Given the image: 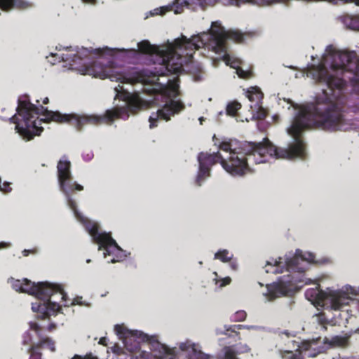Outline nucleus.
<instances>
[{"mask_svg":"<svg viewBox=\"0 0 359 359\" xmlns=\"http://www.w3.org/2000/svg\"><path fill=\"white\" fill-rule=\"evenodd\" d=\"M357 332L359 334V329L357 330Z\"/></svg>","mask_w":359,"mask_h":359,"instance_id":"45","label":"nucleus"},{"mask_svg":"<svg viewBox=\"0 0 359 359\" xmlns=\"http://www.w3.org/2000/svg\"><path fill=\"white\" fill-rule=\"evenodd\" d=\"M90 262H91V259H88L86 260V263H90Z\"/></svg>","mask_w":359,"mask_h":359,"instance_id":"40","label":"nucleus"},{"mask_svg":"<svg viewBox=\"0 0 359 359\" xmlns=\"http://www.w3.org/2000/svg\"><path fill=\"white\" fill-rule=\"evenodd\" d=\"M41 283L43 284L44 289L50 288V291L47 292V295L36 297L39 302L32 304L34 312H39L42 318H46L60 312L62 306L60 303L62 302H64V306H69L66 299L67 294L61 285L49 282H41Z\"/></svg>","mask_w":359,"mask_h":359,"instance_id":"9","label":"nucleus"},{"mask_svg":"<svg viewBox=\"0 0 359 359\" xmlns=\"http://www.w3.org/2000/svg\"><path fill=\"white\" fill-rule=\"evenodd\" d=\"M43 104H47L48 102V97H46L43 101Z\"/></svg>","mask_w":359,"mask_h":359,"instance_id":"38","label":"nucleus"},{"mask_svg":"<svg viewBox=\"0 0 359 359\" xmlns=\"http://www.w3.org/2000/svg\"><path fill=\"white\" fill-rule=\"evenodd\" d=\"M187 1L175 0L172 4L156 8L152 15H164L166 12L173 11L175 14L182 13L184 6H187Z\"/></svg>","mask_w":359,"mask_h":359,"instance_id":"18","label":"nucleus"},{"mask_svg":"<svg viewBox=\"0 0 359 359\" xmlns=\"http://www.w3.org/2000/svg\"><path fill=\"white\" fill-rule=\"evenodd\" d=\"M338 289L327 288L325 290H322L319 288L318 285L313 288H309L305 292V297L312 304L316 306L323 307L328 311H334L333 313V325H341L348 323L349 314L348 311L344 310L347 305L340 306V308H330L325 304L327 299V292L329 290H337Z\"/></svg>","mask_w":359,"mask_h":359,"instance_id":"10","label":"nucleus"},{"mask_svg":"<svg viewBox=\"0 0 359 359\" xmlns=\"http://www.w3.org/2000/svg\"><path fill=\"white\" fill-rule=\"evenodd\" d=\"M83 1L86 4H95L99 1V0H83Z\"/></svg>","mask_w":359,"mask_h":359,"instance_id":"32","label":"nucleus"},{"mask_svg":"<svg viewBox=\"0 0 359 359\" xmlns=\"http://www.w3.org/2000/svg\"><path fill=\"white\" fill-rule=\"evenodd\" d=\"M316 262L313 253L303 252L300 250H297L295 252H289L283 258L267 261L264 266L266 273L285 271L287 274L279 278L277 282L266 285L265 290L262 292L263 302H272L282 296H290L304 285L311 283V278L305 277L304 271L310 264Z\"/></svg>","mask_w":359,"mask_h":359,"instance_id":"4","label":"nucleus"},{"mask_svg":"<svg viewBox=\"0 0 359 359\" xmlns=\"http://www.w3.org/2000/svg\"><path fill=\"white\" fill-rule=\"evenodd\" d=\"M30 252H31V251H30L29 250H24L22 251V255H23V256H25V257L28 256V255H29Z\"/></svg>","mask_w":359,"mask_h":359,"instance_id":"34","label":"nucleus"},{"mask_svg":"<svg viewBox=\"0 0 359 359\" xmlns=\"http://www.w3.org/2000/svg\"><path fill=\"white\" fill-rule=\"evenodd\" d=\"M311 76L323 88V97L316 102L298 104L285 100L294 108V114L286 128L291 140L286 147H276L269 140L262 142H246L238 149H232L229 142L219 144L224 153L222 168L231 175L242 177L250 170V163H263L269 158L276 159H303L306 154L304 135L317 127L330 131L346 130L348 126L343 115L344 101L341 97L348 79L354 90L359 91V48L357 50H338L327 46L320 62L308 67Z\"/></svg>","mask_w":359,"mask_h":359,"instance_id":"2","label":"nucleus"},{"mask_svg":"<svg viewBox=\"0 0 359 359\" xmlns=\"http://www.w3.org/2000/svg\"><path fill=\"white\" fill-rule=\"evenodd\" d=\"M217 334V333L216 332ZM220 334H218L219 335ZM225 335H227L229 337H233L234 336H238L239 333L238 332V330H236V332H231V331H229L227 334H224Z\"/></svg>","mask_w":359,"mask_h":359,"instance_id":"31","label":"nucleus"},{"mask_svg":"<svg viewBox=\"0 0 359 359\" xmlns=\"http://www.w3.org/2000/svg\"><path fill=\"white\" fill-rule=\"evenodd\" d=\"M325 304L330 308L339 309L344 305H348L350 302L359 297V286L354 287L345 285L337 290L327 292Z\"/></svg>","mask_w":359,"mask_h":359,"instance_id":"11","label":"nucleus"},{"mask_svg":"<svg viewBox=\"0 0 359 359\" xmlns=\"http://www.w3.org/2000/svg\"><path fill=\"white\" fill-rule=\"evenodd\" d=\"M250 350L246 344H238L235 346H227L219 354L218 359H238V353H248Z\"/></svg>","mask_w":359,"mask_h":359,"instance_id":"15","label":"nucleus"},{"mask_svg":"<svg viewBox=\"0 0 359 359\" xmlns=\"http://www.w3.org/2000/svg\"><path fill=\"white\" fill-rule=\"evenodd\" d=\"M233 258V254L227 249H219L214 255V259L219 260L222 263H229Z\"/></svg>","mask_w":359,"mask_h":359,"instance_id":"21","label":"nucleus"},{"mask_svg":"<svg viewBox=\"0 0 359 359\" xmlns=\"http://www.w3.org/2000/svg\"><path fill=\"white\" fill-rule=\"evenodd\" d=\"M246 329L248 330H252L255 331H266V328L264 326L259 325H224L216 328L217 334H227L229 331L231 332H236V330Z\"/></svg>","mask_w":359,"mask_h":359,"instance_id":"17","label":"nucleus"},{"mask_svg":"<svg viewBox=\"0 0 359 359\" xmlns=\"http://www.w3.org/2000/svg\"><path fill=\"white\" fill-rule=\"evenodd\" d=\"M327 319L324 313L314 315L307 325V330L310 332L320 333L327 329Z\"/></svg>","mask_w":359,"mask_h":359,"instance_id":"16","label":"nucleus"},{"mask_svg":"<svg viewBox=\"0 0 359 359\" xmlns=\"http://www.w3.org/2000/svg\"><path fill=\"white\" fill-rule=\"evenodd\" d=\"M241 108V104L237 101H233L226 105V113L231 116H235L238 110Z\"/></svg>","mask_w":359,"mask_h":359,"instance_id":"23","label":"nucleus"},{"mask_svg":"<svg viewBox=\"0 0 359 359\" xmlns=\"http://www.w3.org/2000/svg\"><path fill=\"white\" fill-rule=\"evenodd\" d=\"M247 97L251 102L250 105L252 118L264 119L266 112L261 104L263 93L257 87H252L247 91Z\"/></svg>","mask_w":359,"mask_h":359,"instance_id":"14","label":"nucleus"},{"mask_svg":"<svg viewBox=\"0 0 359 359\" xmlns=\"http://www.w3.org/2000/svg\"><path fill=\"white\" fill-rule=\"evenodd\" d=\"M236 121H243L242 119H238V118H236Z\"/></svg>","mask_w":359,"mask_h":359,"instance_id":"42","label":"nucleus"},{"mask_svg":"<svg viewBox=\"0 0 359 359\" xmlns=\"http://www.w3.org/2000/svg\"><path fill=\"white\" fill-rule=\"evenodd\" d=\"M37 346H32L29 347L28 351L30 352L29 359H41V353L38 351Z\"/></svg>","mask_w":359,"mask_h":359,"instance_id":"25","label":"nucleus"},{"mask_svg":"<svg viewBox=\"0 0 359 359\" xmlns=\"http://www.w3.org/2000/svg\"><path fill=\"white\" fill-rule=\"evenodd\" d=\"M72 359H98V358L96 356L93 355L92 354H88L84 357H82L79 355H75Z\"/></svg>","mask_w":359,"mask_h":359,"instance_id":"28","label":"nucleus"},{"mask_svg":"<svg viewBox=\"0 0 359 359\" xmlns=\"http://www.w3.org/2000/svg\"><path fill=\"white\" fill-rule=\"evenodd\" d=\"M11 246V243L9 242H0V250L8 248Z\"/></svg>","mask_w":359,"mask_h":359,"instance_id":"30","label":"nucleus"},{"mask_svg":"<svg viewBox=\"0 0 359 359\" xmlns=\"http://www.w3.org/2000/svg\"><path fill=\"white\" fill-rule=\"evenodd\" d=\"M229 263V267L233 271H237L238 269V263L236 259H232Z\"/></svg>","mask_w":359,"mask_h":359,"instance_id":"29","label":"nucleus"},{"mask_svg":"<svg viewBox=\"0 0 359 359\" xmlns=\"http://www.w3.org/2000/svg\"><path fill=\"white\" fill-rule=\"evenodd\" d=\"M53 327H55L54 325H50V327H49V329L51 330Z\"/></svg>","mask_w":359,"mask_h":359,"instance_id":"41","label":"nucleus"},{"mask_svg":"<svg viewBox=\"0 0 359 359\" xmlns=\"http://www.w3.org/2000/svg\"><path fill=\"white\" fill-rule=\"evenodd\" d=\"M213 275L215 276L213 281L215 282V285H218L219 288H222L231 283V278L229 276L219 278L217 272H214Z\"/></svg>","mask_w":359,"mask_h":359,"instance_id":"24","label":"nucleus"},{"mask_svg":"<svg viewBox=\"0 0 359 359\" xmlns=\"http://www.w3.org/2000/svg\"><path fill=\"white\" fill-rule=\"evenodd\" d=\"M198 264H199L201 266H202V265H203V262L200 261V262H198Z\"/></svg>","mask_w":359,"mask_h":359,"instance_id":"43","label":"nucleus"},{"mask_svg":"<svg viewBox=\"0 0 359 359\" xmlns=\"http://www.w3.org/2000/svg\"><path fill=\"white\" fill-rule=\"evenodd\" d=\"M168 349V353L163 355L159 353L142 351L141 349L134 354L135 359H210L212 355L202 351L200 344L187 339L178 344V347L170 348L163 344Z\"/></svg>","mask_w":359,"mask_h":359,"instance_id":"7","label":"nucleus"},{"mask_svg":"<svg viewBox=\"0 0 359 359\" xmlns=\"http://www.w3.org/2000/svg\"><path fill=\"white\" fill-rule=\"evenodd\" d=\"M41 346H45L48 347L51 351H55L54 342L48 338L43 339L41 342Z\"/></svg>","mask_w":359,"mask_h":359,"instance_id":"27","label":"nucleus"},{"mask_svg":"<svg viewBox=\"0 0 359 359\" xmlns=\"http://www.w3.org/2000/svg\"><path fill=\"white\" fill-rule=\"evenodd\" d=\"M204 120H205V118L203 117H200L198 118V121H199L201 125L203 124V122L204 121Z\"/></svg>","mask_w":359,"mask_h":359,"instance_id":"36","label":"nucleus"},{"mask_svg":"<svg viewBox=\"0 0 359 359\" xmlns=\"http://www.w3.org/2000/svg\"><path fill=\"white\" fill-rule=\"evenodd\" d=\"M247 313L245 311L241 310L238 311L234 313V319L235 322H243L246 319Z\"/></svg>","mask_w":359,"mask_h":359,"instance_id":"26","label":"nucleus"},{"mask_svg":"<svg viewBox=\"0 0 359 359\" xmlns=\"http://www.w3.org/2000/svg\"><path fill=\"white\" fill-rule=\"evenodd\" d=\"M124 348L118 346L111 347V351L115 354V358L113 359H135L134 354L130 352L126 353Z\"/></svg>","mask_w":359,"mask_h":359,"instance_id":"22","label":"nucleus"},{"mask_svg":"<svg viewBox=\"0 0 359 359\" xmlns=\"http://www.w3.org/2000/svg\"><path fill=\"white\" fill-rule=\"evenodd\" d=\"M224 153L220 151L213 152L212 154L201 152L198 155V172L196 180L198 186H201L203 183L210 176L211 167L217 163L223 161L222 156Z\"/></svg>","mask_w":359,"mask_h":359,"instance_id":"12","label":"nucleus"},{"mask_svg":"<svg viewBox=\"0 0 359 359\" xmlns=\"http://www.w3.org/2000/svg\"><path fill=\"white\" fill-rule=\"evenodd\" d=\"M243 34L237 30H225L218 21L212 22L208 32H200L190 38L181 34L172 41L168 40L162 45H152L144 40L135 48H111L107 46L90 49L78 46H60L59 50H70L71 53H51L55 57L53 65L63 61L83 75H89L101 79L123 84L151 85L155 93V101L164 99L163 104L149 117L150 128L156 126L158 120L168 121L185 108L184 103L177 100L179 86L174 79L160 82V76L179 74L184 70V65L190 62L193 53L201 48L207 52L213 65L224 61L227 66L236 69L241 79H247L250 72L243 69L242 61L229 53V41L242 42Z\"/></svg>","mask_w":359,"mask_h":359,"instance_id":"1","label":"nucleus"},{"mask_svg":"<svg viewBox=\"0 0 359 359\" xmlns=\"http://www.w3.org/2000/svg\"><path fill=\"white\" fill-rule=\"evenodd\" d=\"M0 9L3 11V0H0Z\"/></svg>","mask_w":359,"mask_h":359,"instance_id":"37","label":"nucleus"},{"mask_svg":"<svg viewBox=\"0 0 359 359\" xmlns=\"http://www.w3.org/2000/svg\"><path fill=\"white\" fill-rule=\"evenodd\" d=\"M339 20L344 25L352 30H359V16L345 14L339 17Z\"/></svg>","mask_w":359,"mask_h":359,"instance_id":"20","label":"nucleus"},{"mask_svg":"<svg viewBox=\"0 0 359 359\" xmlns=\"http://www.w3.org/2000/svg\"><path fill=\"white\" fill-rule=\"evenodd\" d=\"M41 327L36 322L29 323V330L27 331L23 335L22 343L24 345L32 346L34 338L39 337Z\"/></svg>","mask_w":359,"mask_h":359,"instance_id":"19","label":"nucleus"},{"mask_svg":"<svg viewBox=\"0 0 359 359\" xmlns=\"http://www.w3.org/2000/svg\"><path fill=\"white\" fill-rule=\"evenodd\" d=\"M259 284L261 285V286H263V284L262 283H259Z\"/></svg>","mask_w":359,"mask_h":359,"instance_id":"44","label":"nucleus"},{"mask_svg":"<svg viewBox=\"0 0 359 359\" xmlns=\"http://www.w3.org/2000/svg\"><path fill=\"white\" fill-rule=\"evenodd\" d=\"M333 359H359V357L358 358H341V356H338L337 358H333Z\"/></svg>","mask_w":359,"mask_h":359,"instance_id":"35","label":"nucleus"},{"mask_svg":"<svg viewBox=\"0 0 359 359\" xmlns=\"http://www.w3.org/2000/svg\"><path fill=\"white\" fill-rule=\"evenodd\" d=\"M117 99L122 104H116L113 109L106 111L103 116L61 114L59 111H48L43 106L36 107L29 100H18L17 113L9 118L13 123L17 133L25 141L34 139L41 135L43 130V123L55 121L57 123H69L77 130H81L86 124L96 125L102 123H112L116 118L126 119L130 114H135L142 106V100L140 93L130 92L120 84L114 88Z\"/></svg>","mask_w":359,"mask_h":359,"instance_id":"3","label":"nucleus"},{"mask_svg":"<svg viewBox=\"0 0 359 359\" xmlns=\"http://www.w3.org/2000/svg\"><path fill=\"white\" fill-rule=\"evenodd\" d=\"M57 177L60 190L63 194L67 205L72 210L75 218L84 226L93 242L98 245V250L104 251V257H112L108 262H118L127 257V252L118 246L110 233L102 231L97 222L89 220L77 210L76 203L71 192L74 190L82 191L83 187L73 180L71 163L65 156H63L57 163Z\"/></svg>","mask_w":359,"mask_h":359,"instance_id":"5","label":"nucleus"},{"mask_svg":"<svg viewBox=\"0 0 359 359\" xmlns=\"http://www.w3.org/2000/svg\"><path fill=\"white\" fill-rule=\"evenodd\" d=\"M107 338L106 337H102L100 338L99 341L100 344L105 345L106 344Z\"/></svg>","mask_w":359,"mask_h":359,"instance_id":"33","label":"nucleus"},{"mask_svg":"<svg viewBox=\"0 0 359 359\" xmlns=\"http://www.w3.org/2000/svg\"><path fill=\"white\" fill-rule=\"evenodd\" d=\"M283 333L289 337V332L287 331H284Z\"/></svg>","mask_w":359,"mask_h":359,"instance_id":"39","label":"nucleus"},{"mask_svg":"<svg viewBox=\"0 0 359 359\" xmlns=\"http://www.w3.org/2000/svg\"><path fill=\"white\" fill-rule=\"evenodd\" d=\"M350 336L336 335L331 338L321 337L304 340L299 345L295 353L290 351H280L283 359H302L304 356L313 358L329 348H346L349 345Z\"/></svg>","mask_w":359,"mask_h":359,"instance_id":"6","label":"nucleus"},{"mask_svg":"<svg viewBox=\"0 0 359 359\" xmlns=\"http://www.w3.org/2000/svg\"><path fill=\"white\" fill-rule=\"evenodd\" d=\"M11 283L12 287L17 292L27 293L35 297H43L47 295V292L50 291V288H43L42 283L39 282L37 283H32L27 279L23 280L11 279Z\"/></svg>","mask_w":359,"mask_h":359,"instance_id":"13","label":"nucleus"},{"mask_svg":"<svg viewBox=\"0 0 359 359\" xmlns=\"http://www.w3.org/2000/svg\"><path fill=\"white\" fill-rule=\"evenodd\" d=\"M114 331L119 339L122 341L124 348L128 352L135 354L140 350V342H147L152 351L163 355L168 353V349L159 341L156 335H149L140 330H130L123 324L116 325Z\"/></svg>","mask_w":359,"mask_h":359,"instance_id":"8","label":"nucleus"}]
</instances>
